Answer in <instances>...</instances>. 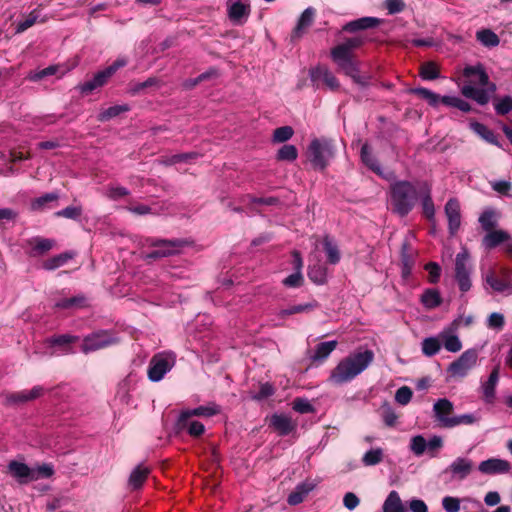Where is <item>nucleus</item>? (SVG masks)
Segmentation results:
<instances>
[{"mask_svg":"<svg viewBox=\"0 0 512 512\" xmlns=\"http://www.w3.org/2000/svg\"><path fill=\"white\" fill-rule=\"evenodd\" d=\"M298 157V150L294 145L285 144L277 152V160L292 162Z\"/></svg>","mask_w":512,"mask_h":512,"instance_id":"nucleus-48","label":"nucleus"},{"mask_svg":"<svg viewBox=\"0 0 512 512\" xmlns=\"http://www.w3.org/2000/svg\"><path fill=\"white\" fill-rule=\"evenodd\" d=\"M160 80L156 77H149L144 82H130L128 86V92L131 95L139 94L141 91L150 87H159Z\"/></svg>","mask_w":512,"mask_h":512,"instance_id":"nucleus-41","label":"nucleus"},{"mask_svg":"<svg viewBox=\"0 0 512 512\" xmlns=\"http://www.w3.org/2000/svg\"><path fill=\"white\" fill-rule=\"evenodd\" d=\"M511 468V464L507 460L499 458L487 459L478 466V470L485 475L507 474Z\"/></svg>","mask_w":512,"mask_h":512,"instance_id":"nucleus-14","label":"nucleus"},{"mask_svg":"<svg viewBox=\"0 0 512 512\" xmlns=\"http://www.w3.org/2000/svg\"><path fill=\"white\" fill-rule=\"evenodd\" d=\"M478 421V417L474 414H464L460 416H454L451 420L447 421V428H452L458 425H471Z\"/></svg>","mask_w":512,"mask_h":512,"instance_id":"nucleus-53","label":"nucleus"},{"mask_svg":"<svg viewBox=\"0 0 512 512\" xmlns=\"http://www.w3.org/2000/svg\"><path fill=\"white\" fill-rule=\"evenodd\" d=\"M198 156L197 153L191 152V153H180L175 154L172 156L162 157L160 159V163L164 165H173L180 162H187L191 159H194Z\"/></svg>","mask_w":512,"mask_h":512,"instance_id":"nucleus-50","label":"nucleus"},{"mask_svg":"<svg viewBox=\"0 0 512 512\" xmlns=\"http://www.w3.org/2000/svg\"><path fill=\"white\" fill-rule=\"evenodd\" d=\"M381 417L388 427H394L398 419L395 411L387 404L381 407Z\"/></svg>","mask_w":512,"mask_h":512,"instance_id":"nucleus-55","label":"nucleus"},{"mask_svg":"<svg viewBox=\"0 0 512 512\" xmlns=\"http://www.w3.org/2000/svg\"><path fill=\"white\" fill-rule=\"evenodd\" d=\"M476 39L485 47H496L500 43L498 35L490 29L477 31Z\"/></svg>","mask_w":512,"mask_h":512,"instance_id":"nucleus-37","label":"nucleus"},{"mask_svg":"<svg viewBox=\"0 0 512 512\" xmlns=\"http://www.w3.org/2000/svg\"><path fill=\"white\" fill-rule=\"evenodd\" d=\"M441 338L443 340V345L445 349L448 350L449 352L455 353L461 350L462 344L458 336L441 334Z\"/></svg>","mask_w":512,"mask_h":512,"instance_id":"nucleus-54","label":"nucleus"},{"mask_svg":"<svg viewBox=\"0 0 512 512\" xmlns=\"http://www.w3.org/2000/svg\"><path fill=\"white\" fill-rule=\"evenodd\" d=\"M220 407L215 403L196 407L194 409L183 410V419L193 417L209 418L220 413Z\"/></svg>","mask_w":512,"mask_h":512,"instance_id":"nucleus-27","label":"nucleus"},{"mask_svg":"<svg viewBox=\"0 0 512 512\" xmlns=\"http://www.w3.org/2000/svg\"><path fill=\"white\" fill-rule=\"evenodd\" d=\"M469 254L463 251L456 255L455 259V278L457 280L459 289L462 292H467L471 288L470 268L468 265Z\"/></svg>","mask_w":512,"mask_h":512,"instance_id":"nucleus-10","label":"nucleus"},{"mask_svg":"<svg viewBox=\"0 0 512 512\" xmlns=\"http://www.w3.org/2000/svg\"><path fill=\"white\" fill-rule=\"evenodd\" d=\"M46 21V18H41V11L38 9H35L29 13V15L21 22L17 24L16 32L22 33L31 26H33L35 23L40 22L43 23Z\"/></svg>","mask_w":512,"mask_h":512,"instance_id":"nucleus-38","label":"nucleus"},{"mask_svg":"<svg viewBox=\"0 0 512 512\" xmlns=\"http://www.w3.org/2000/svg\"><path fill=\"white\" fill-rule=\"evenodd\" d=\"M373 360L374 353L369 349L351 353L331 370L329 381L335 385L347 383L362 373Z\"/></svg>","mask_w":512,"mask_h":512,"instance_id":"nucleus-1","label":"nucleus"},{"mask_svg":"<svg viewBox=\"0 0 512 512\" xmlns=\"http://www.w3.org/2000/svg\"><path fill=\"white\" fill-rule=\"evenodd\" d=\"M425 270L429 274V282L437 283L441 275V267L436 262H429L425 265Z\"/></svg>","mask_w":512,"mask_h":512,"instance_id":"nucleus-63","label":"nucleus"},{"mask_svg":"<svg viewBox=\"0 0 512 512\" xmlns=\"http://www.w3.org/2000/svg\"><path fill=\"white\" fill-rule=\"evenodd\" d=\"M453 409V403L446 398L439 399L434 403L433 411L442 427L447 428V421L451 420L452 417L450 415Z\"/></svg>","mask_w":512,"mask_h":512,"instance_id":"nucleus-21","label":"nucleus"},{"mask_svg":"<svg viewBox=\"0 0 512 512\" xmlns=\"http://www.w3.org/2000/svg\"><path fill=\"white\" fill-rule=\"evenodd\" d=\"M176 363V355L172 351H163L152 356L148 367V378L153 382L162 380Z\"/></svg>","mask_w":512,"mask_h":512,"instance_id":"nucleus-7","label":"nucleus"},{"mask_svg":"<svg viewBox=\"0 0 512 512\" xmlns=\"http://www.w3.org/2000/svg\"><path fill=\"white\" fill-rule=\"evenodd\" d=\"M442 506L446 512H458L460 510V500L455 497L446 496L442 500Z\"/></svg>","mask_w":512,"mask_h":512,"instance_id":"nucleus-64","label":"nucleus"},{"mask_svg":"<svg viewBox=\"0 0 512 512\" xmlns=\"http://www.w3.org/2000/svg\"><path fill=\"white\" fill-rule=\"evenodd\" d=\"M128 111H130V106L128 104L114 105L101 111L98 115V119L102 122L108 121L114 117H117L121 113H125Z\"/></svg>","mask_w":512,"mask_h":512,"instance_id":"nucleus-42","label":"nucleus"},{"mask_svg":"<svg viewBox=\"0 0 512 512\" xmlns=\"http://www.w3.org/2000/svg\"><path fill=\"white\" fill-rule=\"evenodd\" d=\"M465 77L479 76V81L472 80L474 84L481 86L477 88L471 84H465L461 93L469 99L476 101L479 105H486L491 98V95L496 91V85L489 81V76L481 64L476 66H467L463 70Z\"/></svg>","mask_w":512,"mask_h":512,"instance_id":"nucleus-2","label":"nucleus"},{"mask_svg":"<svg viewBox=\"0 0 512 512\" xmlns=\"http://www.w3.org/2000/svg\"><path fill=\"white\" fill-rule=\"evenodd\" d=\"M130 194L129 190L122 186L110 185L107 187L105 195L111 200H119L120 198L126 197Z\"/></svg>","mask_w":512,"mask_h":512,"instance_id":"nucleus-56","label":"nucleus"},{"mask_svg":"<svg viewBox=\"0 0 512 512\" xmlns=\"http://www.w3.org/2000/svg\"><path fill=\"white\" fill-rule=\"evenodd\" d=\"M323 245L328 262L330 264H337L340 261V252L337 245L328 236L324 238Z\"/></svg>","mask_w":512,"mask_h":512,"instance_id":"nucleus-46","label":"nucleus"},{"mask_svg":"<svg viewBox=\"0 0 512 512\" xmlns=\"http://www.w3.org/2000/svg\"><path fill=\"white\" fill-rule=\"evenodd\" d=\"M177 428L180 431H187V433L192 437H199L205 431V427L201 422L193 420V418L183 419V411L180 413L177 420Z\"/></svg>","mask_w":512,"mask_h":512,"instance_id":"nucleus-24","label":"nucleus"},{"mask_svg":"<svg viewBox=\"0 0 512 512\" xmlns=\"http://www.w3.org/2000/svg\"><path fill=\"white\" fill-rule=\"evenodd\" d=\"M478 360V350L468 349L462 353V355L455 361H453L449 367L448 372L453 377H464L468 372L476 365Z\"/></svg>","mask_w":512,"mask_h":512,"instance_id":"nucleus-8","label":"nucleus"},{"mask_svg":"<svg viewBox=\"0 0 512 512\" xmlns=\"http://www.w3.org/2000/svg\"><path fill=\"white\" fill-rule=\"evenodd\" d=\"M74 253L71 251L63 252L59 255L53 256L42 263V267L45 270H55L65 265L69 260L74 257Z\"/></svg>","mask_w":512,"mask_h":512,"instance_id":"nucleus-33","label":"nucleus"},{"mask_svg":"<svg viewBox=\"0 0 512 512\" xmlns=\"http://www.w3.org/2000/svg\"><path fill=\"white\" fill-rule=\"evenodd\" d=\"M310 77L313 82L322 81L331 90H337L339 88V82L335 75L326 67L318 66L310 71Z\"/></svg>","mask_w":512,"mask_h":512,"instance_id":"nucleus-18","label":"nucleus"},{"mask_svg":"<svg viewBox=\"0 0 512 512\" xmlns=\"http://www.w3.org/2000/svg\"><path fill=\"white\" fill-rule=\"evenodd\" d=\"M293 134L294 130L291 126H282L274 130L272 141L274 143H284L288 141Z\"/></svg>","mask_w":512,"mask_h":512,"instance_id":"nucleus-52","label":"nucleus"},{"mask_svg":"<svg viewBox=\"0 0 512 512\" xmlns=\"http://www.w3.org/2000/svg\"><path fill=\"white\" fill-rule=\"evenodd\" d=\"M117 343V338L108 331H97L83 339L81 349L84 353L96 351Z\"/></svg>","mask_w":512,"mask_h":512,"instance_id":"nucleus-9","label":"nucleus"},{"mask_svg":"<svg viewBox=\"0 0 512 512\" xmlns=\"http://www.w3.org/2000/svg\"><path fill=\"white\" fill-rule=\"evenodd\" d=\"M227 10L229 19L236 24L242 23L250 14V4L246 1H227Z\"/></svg>","mask_w":512,"mask_h":512,"instance_id":"nucleus-16","label":"nucleus"},{"mask_svg":"<svg viewBox=\"0 0 512 512\" xmlns=\"http://www.w3.org/2000/svg\"><path fill=\"white\" fill-rule=\"evenodd\" d=\"M421 302L423 305L429 309H433L438 307L441 302V296L439 292L435 289H427L421 296Z\"/></svg>","mask_w":512,"mask_h":512,"instance_id":"nucleus-43","label":"nucleus"},{"mask_svg":"<svg viewBox=\"0 0 512 512\" xmlns=\"http://www.w3.org/2000/svg\"><path fill=\"white\" fill-rule=\"evenodd\" d=\"M426 446H427V442H426L425 438L421 435L414 436L411 439L410 448H411L412 452L417 456H420L425 452Z\"/></svg>","mask_w":512,"mask_h":512,"instance_id":"nucleus-59","label":"nucleus"},{"mask_svg":"<svg viewBox=\"0 0 512 512\" xmlns=\"http://www.w3.org/2000/svg\"><path fill=\"white\" fill-rule=\"evenodd\" d=\"M441 348L440 341L435 337H429L422 342V351L426 356H434Z\"/></svg>","mask_w":512,"mask_h":512,"instance_id":"nucleus-51","label":"nucleus"},{"mask_svg":"<svg viewBox=\"0 0 512 512\" xmlns=\"http://www.w3.org/2000/svg\"><path fill=\"white\" fill-rule=\"evenodd\" d=\"M345 75L349 76L356 84L361 87H367L370 84L371 77L369 75H360L358 62L352 63L348 68V65L338 67Z\"/></svg>","mask_w":512,"mask_h":512,"instance_id":"nucleus-31","label":"nucleus"},{"mask_svg":"<svg viewBox=\"0 0 512 512\" xmlns=\"http://www.w3.org/2000/svg\"><path fill=\"white\" fill-rule=\"evenodd\" d=\"M381 23L382 20L376 17H362L346 23L342 30L349 33H355L360 30L375 28Z\"/></svg>","mask_w":512,"mask_h":512,"instance_id":"nucleus-22","label":"nucleus"},{"mask_svg":"<svg viewBox=\"0 0 512 512\" xmlns=\"http://www.w3.org/2000/svg\"><path fill=\"white\" fill-rule=\"evenodd\" d=\"M479 223L482 229L486 232L495 230L498 225L495 211L492 209L483 211L479 217Z\"/></svg>","mask_w":512,"mask_h":512,"instance_id":"nucleus-40","label":"nucleus"},{"mask_svg":"<svg viewBox=\"0 0 512 512\" xmlns=\"http://www.w3.org/2000/svg\"><path fill=\"white\" fill-rule=\"evenodd\" d=\"M316 11L313 7L306 8L300 15L295 27L290 34V40L293 43L298 42L313 25Z\"/></svg>","mask_w":512,"mask_h":512,"instance_id":"nucleus-12","label":"nucleus"},{"mask_svg":"<svg viewBox=\"0 0 512 512\" xmlns=\"http://www.w3.org/2000/svg\"><path fill=\"white\" fill-rule=\"evenodd\" d=\"M186 244L187 242L182 239L148 238L146 240V245L154 247L155 249L149 253H146L144 258L145 260L150 261L170 257L178 254Z\"/></svg>","mask_w":512,"mask_h":512,"instance_id":"nucleus-5","label":"nucleus"},{"mask_svg":"<svg viewBox=\"0 0 512 512\" xmlns=\"http://www.w3.org/2000/svg\"><path fill=\"white\" fill-rule=\"evenodd\" d=\"M337 344L336 340L319 343L314 353L310 355V360L314 363L324 361L336 349Z\"/></svg>","mask_w":512,"mask_h":512,"instance_id":"nucleus-29","label":"nucleus"},{"mask_svg":"<svg viewBox=\"0 0 512 512\" xmlns=\"http://www.w3.org/2000/svg\"><path fill=\"white\" fill-rule=\"evenodd\" d=\"M496 113L499 115H506L512 111V97L505 96L495 103Z\"/></svg>","mask_w":512,"mask_h":512,"instance_id":"nucleus-61","label":"nucleus"},{"mask_svg":"<svg viewBox=\"0 0 512 512\" xmlns=\"http://www.w3.org/2000/svg\"><path fill=\"white\" fill-rule=\"evenodd\" d=\"M499 380V367H495L488 380L482 385L483 397L486 402L492 403L495 398V388Z\"/></svg>","mask_w":512,"mask_h":512,"instance_id":"nucleus-30","label":"nucleus"},{"mask_svg":"<svg viewBox=\"0 0 512 512\" xmlns=\"http://www.w3.org/2000/svg\"><path fill=\"white\" fill-rule=\"evenodd\" d=\"M383 512H406L397 491H391L383 504Z\"/></svg>","mask_w":512,"mask_h":512,"instance_id":"nucleus-34","label":"nucleus"},{"mask_svg":"<svg viewBox=\"0 0 512 512\" xmlns=\"http://www.w3.org/2000/svg\"><path fill=\"white\" fill-rule=\"evenodd\" d=\"M418 198L419 191L409 181H397L390 186L392 210L402 217L412 211Z\"/></svg>","mask_w":512,"mask_h":512,"instance_id":"nucleus-3","label":"nucleus"},{"mask_svg":"<svg viewBox=\"0 0 512 512\" xmlns=\"http://www.w3.org/2000/svg\"><path fill=\"white\" fill-rule=\"evenodd\" d=\"M383 460V450L375 448L367 451L362 457V463L365 466H374Z\"/></svg>","mask_w":512,"mask_h":512,"instance_id":"nucleus-49","label":"nucleus"},{"mask_svg":"<svg viewBox=\"0 0 512 512\" xmlns=\"http://www.w3.org/2000/svg\"><path fill=\"white\" fill-rule=\"evenodd\" d=\"M149 470L141 465L137 466L130 474L129 486L133 490L139 489L147 479Z\"/></svg>","mask_w":512,"mask_h":512,"instance_id":"nucleus-36","label":"nucleus"},{"mask_svg":"<svg viewBox=\"0 0 512 512\" xmlns=\"http://www.w3.org/2000/svg\"><path fill=\"white\" fill-rule=\"evenodd\" d=\"M54 240L35 237L28 241V245L31 247L30 255L33 257L42 256L54 247Z\"/></svg>","mask_w":512,"mask_h":512,"instance_id":"nucleus-28","label":"nucleus"},{"mask_svg":"<svg viewBox=\"0 0 512 512\" xmlns=\"http://www.w3.org/2000/svg\"><path fill=\"white\" fill-rule=\"evenodd\" d=\"M361 160L373 172H375L378 175L382 174L381 167L377 159L372 155L370 148L367 144H364L361 148Z\"/></svg>","mask_w":512,"mask_h":512,"instance_id":"nucleus-39","label":"nucleus"},{"mask_svg":"<svg viewBox=\"0 0 512 512\" xmlns=\"http://www.w3.org/2000/svg\"><path fill=\"white\" fill-rule=\"evenodd\" d=\"M445 215L448 219V229L451 235H455L461 225L460 204L457 199L451 198L445 204Z\"/></svg>","mask_w":512,"mask_h":512,"instance_id":"nucleus-15","label":"nucleus"},{"mask_svg":"<svg viewBox=\"0 0 512 512\" xmlns=\"http://www.w3.org/2000/svg\"><path fill=\"white\" fill-rule=\"evenodd\" d=\"M333 142L326 138L313 139L307 149V157L315 170L323 171L334 158Z\"/></svg>","mask_w":512,"mask_h":512,"instance_id":"nucleus-4","label":"nucleus"},{"mask_svg":"<svg viewBox=\"0 0 512 512\" xmlns=\"http://www.w3.org/2000/svg\"><path fill=\"white\" fill-rule=\"evenodd\" d=\"M111 77L110 73H107V69H104L93 77L92 80L85 82L81 85L82 93H90L93 90L102 87L107 80Z\"/></svg>","mask_w":512,"mask_h":512,"instance_id":"nucleus-32","label":"nucleus"},{"mask_svg":"<svg viewBox=\"0 0 512 512\" xmlns=\"http://www.w3.org/2000/svg\"><path fill=\"white\" fill-rule=\"evenodd\" d=\"M8 470L21 484L35 481L37 477V475L33 474V469L29 468L28 465L14 460L8 464Z\"/></svg>","mask_w":512,"mask_h":512,"instance_id":"nucleus-17","label":"nucleus"},{"mask_svg":"<svg viewBox=\"0 0 512 512\" xmlns=\"http://www.w3.org/2000/svg\"><path fill=\"white\" fill-rule=\"evenodd\" d=\"M316 484L311 480L299 483L295 489L288 495L287 503L291 506L302 503L308 494L314 490Z\"/></svg>","mask_w":512,"mask_h":512,"instance_id":"nucleus-20","label":"nucleus"},{"mask_svg":"<svg viewBox=\"0 0 512 512\" xmlns=\"http://www.w3.org/2000/svg\"><path fill=\"white\" fill-rule=\"evenodd\" d=\"M364 44V39L359 36L350 37L345 39L344 42L336 45L330 51L332 61L337 67L348 65V68L352 63L357 61L354 58L353 51L360 48Z\"/></svg>","mask_w":512,"mask_h":512,"instance_id":"nucleus-6","label":"nucleus"},{"mask_svg":"<svg viewBox=\"0 0 512 512\" xmlns=\"http://www.w3.org/2000/svg\"><path fill=\"white\" fill-rule=\"evenodd\" d=\"M410 93L417 95L419 98L427 101L431 106H437L440 100V95L432 92L427 88H413Z\"/></svg>","mask_w":512,"mask_h":512,"instance_id":"nucleus-47","label":"nucleus"},{"mask_svg":"<svg viewBox=\"0 0 512 512\" xmlns=\"http://www.w3.org/2000/svg\"><path fill=\"white\" fill-rule=\"evenodd\" d=\"M419 75L424 80H435L440 77L439 66L433 61L424 62L420 66Z\"/></svg>","mask_w":512,"mask_h":512,"instance_id":"nucleus-44","label":"nucleus"},{"mask_svg":"<svg viewBox=\"0 0 512 512\" xmlns=\"http://www.w3.org/2000/svg\"><path fill=\"white\" fill-rule=\"evenodd\" d=\"M69 71V68L63 66V65H50L44 69L38 70V71H31L27 79L30 81H40L48 76L57 75L58 78H61Z\"/></svg>","mask_w":512,"mask_h":512,"instance_id":"nucleus-25","label":"nucleus"},{"mask_svg":"<svg viewBox=\"0 0 512 512\" xmlns=\"http://www.w3.org/2000/svg\"><path fill=\"white\" fill-rule=\"evenodd\" d=\"M272 426L280 436H286L295 430L296 424L291 417L284 414H274L270 420Z\"/></svg>","mask_w":512,"mask_h":512,"instance_id":"nucleus-23","label":"nucleus"},{"mask_svg":"<svg viewBox=\"0 0 512 512\" xmlns=\"http://www.w3.org/2000/svg\"><path fill=\"white\" fill-rule=\"evenodd\" d=\"M419 197H421L422 200L424 216L430 221L434 220L435 207L431 197V188L426 183H423V185L420 187Z\"/></svg>","mask_w":512,"mask_h":512,"instance_id":"nucleus-26","label":"nucleus"},{"mask_svg":"<svg viewBox=\"0 0 512 512\" xmlns=\"http://www.w3.org/2000/svg\"><path fill=\"white\" fill-rule=\"evenodd\" d=\"M502 274L503 278H499L494 271H489L485 275V283L495 292L510 294L512 293V281L509 279L511 271L505 269Z\"/></svg>","mask_w":512,"mask_h":512,"instance_id":"nucleus-13","label":"nucleus"},{"mask_svg":"<svg viewBox=\"0 0 512 512\" xmlns=\"http://www.w3.org/2000/svg\"><path fill=\"white\" fill-rule=\"evenodd\" d=\"M483 246L488 249H494L500 244H505V252L512 258V238L511 235L505 230H492L482 239Z\"/></svg>","mask_w":512,"mask_h":512,"instance_id":"nucleus-11","label":"nucleus"},{"mask_svg":"<svg viewBox=\"0 0 512 512\" xmlns=\"http://www.w3.org/2000/svg\"><path fill=\"white\" fill-rule=\"evenodd\" d=\"M473 463L470 459L459 457L455 459L447 471L451 473L453 479L463 480L472 471Z\"/></svg>","mask_w":512,"mask_h":512,"instance_id":"nucleus-19","label":"nucleus"},{"mask_svg":"<svg viewBox=\"0 0 512 512\" xmlns=\"http://www.w3.org/2000/svg\"><path fill=\"white\" fill-rule=\"evenodd\" d=\"M57 217H64L69 219H78L82 215V208L80 206H68L55 214Z\"/></svg>","mask_w":512,"mask_h":512,"instance_id":"nucleus-60","label":"nucleus"},{"mask_svg":"<svg viewBox=\"0 0 512 512\" xmlns=\"http://www.w3.org/2000/svg\"><path fill=\"white\" fill-rule=\"evenodd\" d=\"M412 395V390L407 386H403L396 391L395 400L401 405H406L411 401Z\"/></svg>","mask_w":512,"mask_h":512,"instance_id":"nucleus-62","label":"nucleus"},{"mask_svg":"<svg viewBox=\"0 0 512 512\" xmlns=\"http://www.w3.org/2000/svg\"><path fill=\"white\" fill-rule=\"evenodd\" d=\"M274 393H275V388L271 383H269V382L261 383L259 386V391L256 394H253L251 396V398L254 400L260 401V400H263V399H266V398L272 396Z\"/></svg>","mask_w":512,"mask_h":512,"instance_id":"nucleus-57","label":"nucleus"},{"mask_svg":"<svg viewBox=\"0 0 512 512\" xmlns=\"http://www.w3.org/2000/svg\"><path fill=\"white\" fill-rule=\"evenodd\" d=\"M292 405H293V409L296 412L301 413V414H308V413L314 412L313 405L307 399H304V398L294 399Z\"/></svg>","mask_w":512,"mask_h":512,"instance_id":"nucleus-58","label":"nucleus"},{"mask_svg":"<svg viewBox=\"0 0 512 512\" xmlns=\"http://www.w3.org/2000/svg\"><path fill=\"white\" fill-rule=\"evenodd\" d=\"M308 277L315 284L322 285L327 280V270L320 264L310 266L308 270Z\"/></svg>","mask_w":512,"mask_h":512,"instance_id":"nucleus-45","label":"nucleus"},{"mask_svg":"<svg viewBox=\"0 0 512 512\" xmlns=\"http://www.w3.org/2000/svg\"><path fill=\"white\" fill-rule=\"evenodd\" d=\"M59 309H77L86 306V298L83 295H77L70 298L58 300L55 305Z\"/></svg>","mask_w":512,"mask_h":512,"instance_id":"nucleus-35","label":"nucleus"}]
</instances>
